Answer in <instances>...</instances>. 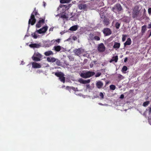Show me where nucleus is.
<instances>
[{"mask_svg": "<svg viewBox=\"0 0 151 151\" xmlns=\"http://www.w3.org/2000/svg\"><path fill=\"white\" fill-rule=\"evenodd\" d=\"M53 28L51 27L49 31H52L53 30Z\"/></svg>", "mask_w": 151, "mask_h": 151, "instance_id": "obj_52", "label": "nucleus"}, {"mask_svg": "<svg viewBox=\"0 0 151 151\" xmlns=\"http://www.w3.org/2000/svg\"><path fill=\"white\" fill-rule=\"evenodd\" d=\"M44 55L46 56H49L50 55H52L53 54V53L51 51H48L45 52L44 53Z\"/></svg>", "mask_w": 151, "mask_h": 151, "instance_id": "obj_19", "label": "nucleus"}, {"mask_svg": "<svg viewBox=\"0 0 151 151\" xmlns=\"http://www.w3.org/2000/svg\"><path fill=\"white\" fill-rule=\"evenodd\" d=\"M139 8L137 7H135L133 9L132 12V17L133 18H137L139 14Z\"/></svg>", "mask_w": 151, "mask_h": 151, "instance_id": "obj_4", "label": "nucleus"}, {"mask_svg": "<svg viewBox=\"0 0 151 151\" xmlns=\"http://www.w3.org/2000/svg\"><path fill=\"white\" fill-rule=\"evenodd\" d=\"M55 41L56 42H57L58 43H59L60 42V39H57L56 40H55Z\"/></svg>", "mask_w": 151, "mask_h": 151, "instance_id": "obj_48", "label": "nucleus"}, {"mask_svg": "<svg viewBox=\"0 0 151 151\" xmlns=\"http://www.w3.org/2000/svg\"><path fill=\"white\" fill-rule=\"evenodd\" d=\"M124 98V95L123 94H121L120 97V98L122 99Z\"/></svg>", "mask_w": 151, "mask_h": 151, "instance_id": "obj_47", "label": "nucleus"}, {"mask_svg": "<svg viewBox=\"0 0 151 151\" xmlns=\"http://www.w3.org/2000/svg\"><path fill=\"white\" fill-rule=\"evenodd\" d=\"M36 21V20L35 18V15L32 13L31 14L30 19L29 20L28 23L29 24H30L32 25H33L35 24Z\"/></svg>", "mask_w": 151, "mask_h": 151, "instance_id": "obj_7", "label": "nucleus"}, {"mask_svg": "<svg viewBox=\"0 0 151 151\" xmlns=\"http://www.w3.org/2000/svg\"><path fill=\"white\" fill-rule=\"evenodd\" d=\"M148 109L147 111H148L149 114H150L151 113V107H149L148 108Z\"/></svg>", "mask_w": 151, "mask_h": 151, "instance_id": "obj_43", "label": "nucleus"}, {"mask_svg": "<svg viewBox=\"0 0 151 151\" xmlns=\"http://www.w3.org/2000/svg\"><path fill=\"white\" fill-rule=\"evenodd\" d=\"M78 7L80 10H85L87 8V5L85 3L84 1H80Z\"/></svg>", "mask_w": 151, "mask_h": 151, "instance_id": "obj_3", "label": "nucleus"}, {"mask_svg": "<svg viewBox=\"0 0 151 151\" xmlns=\"http://www.w3.org/2000/svg\"><path fill=\"white\" fill-rule=\"evenodd\" d=\"M66 89L67 90H68L70 91L71 90H72L74 91H76V90H77V88H74L73 87H71V86H67L66 87Z\"/></svg>", "mask_w": 151, "mask_h": 151, "instance_id": "obj_22", "label": "nucleus"}, {"mask_svg": "<svg viewBox=\"0 0 151 151\" xmlns=\"http://www.w3.org/2000/svg\"><path fill=\"white\" fill-rule=\"evenodd\" d=\"M78 81L81 84H85L90 83V79L88 80H84L82 78H80L78 80Z\"/></svg>", "mask_w": 151, "mask_h": 151, "instance_id": "obj_12", "label": "nucleus"}, {"mask_svg": "<svg viewBox=\"0 0 151 151\" xmlns=\"http://www.w3.org/2000/svg\"><path fill=\"white\" fill-rule=\"evenodd\" d=\"M48 28L47 26H44L39 30H37L36 32H37V33L39 34L45 33L47 30Z\"/></svg>", "mask_w": 151, "mask_h": 151, "instance_id": "obj_8", "label": "nucleus"}, {"mask_svg": "<svg viewBox=\"0 0 151 151\" xmlns=\"http://www.w3.org/2000/svg\"><path fill=\"white\" fill-rule=\"evenodd\" d=\"M146 25H144V26H142V29H141V32L142 33H144L145 32V31L146 30Z\"/></svg>", "mask_w": 151, "mask_h": 151, "instance_id": "obj_27", "label": "nucleus"}, {"mask_svg": "<svg viewBox=\"0 0 151 151\" xmlns=\"http://www.w3.org/2000/svg\"><path fill=\"white\" fill-rule=\"evenodd\" d=\"M32 67L34 68H40L41 67V65L38 63L36 62H32Z\"/></svg>", "mask_w": 151, "mask_h": 151, "instance_id": "obj_13", "label": "nucleus"}, {"mask_svg": "<svg viewBox=\"0 0 151 151\" xmlns=\"http://www.w3.org/2000/svg\"><path fill=\"white\" fill-rule=\"evenodd\" d=\"M121 87V86H120L119 87V88H120Z\"/></svg>", "mask_w": 151, "mask_h": 151, "instance_id": "obj_57", "label": "nucleus"}, {"mask_svg": "<svg viewBox=\"0 0 151 151\" xmlns=\"http://www.w3.org/2000/svg\"><path fill=\"white\" fill-rule=\"evenodd\" d=\"M93 64H92V65L91 64H90V67L91 68H92L93 67Z\"/></svg>", "mask_w": 151, "mask_h": 151, "instance_id": "obj_53", "label": "nucleus"}, {"mask_svg": "<svg viewBox=\"0 0 151 151\" xmlns=\"http://www.w3.org/2000/svg\"><path fill=\"white\" fill-rule=\"evenodd\" d=\"M117 78L121 80L123 78V76L122 75L119 74H118L117 76Z\"/></svg>", "mask_w": 151, "mask_h": 151, "instance_id": "obj_40", "label": "nucleus"}, {"mask_svg": "<svg viewBox=\"0 0 151 151\" xmlns=\"http://www.w3.org/2000/svg\"><path fill=\"white\" fill-rule=\"evenodd\" d=\"M150 101H147L143 103V105L144 107H146L148 106L149 104Z\"/></svg>", "mask_w": 151, "mask_h": 151, "instance_id": "obj_31", "label": "nucleus"}, {"mask_svg": "<svg viewBox=\"0 0 151 151\" xmlns=\"http://www.w3.org/2000/svg\"><path fill=\"white\" fill-rule=\"evenodd\" d=\"M65 87V86H62V88H63V87Z\"/></svg>", "mask_w": 151, "mask_h": 151, "instance_id": "obj_56", "label": "nucleus"}, {"mask_svg": "<svg viewBox=\"0 0 151 151\" xmlns=\"http://www.w3.org/2000/svg\"><path fill=\"white\" fill-rule=\"evenodd\" d=\"M148 12L149 14H151V8H150L148 9Z\"/></svg>", "mask_w": 151, "mask_h": 151, "instance_id": "obj_45", "label": "nucleus"}, {"mask_svg": "<svg viewBox=\"0 0 151 151\" xmlns=\"http://www.w3.org/2000/svg\"><path fill=\"white\" fill-rule=\"evenodd\" d=\"M32 60L35 61H40L41 60V59H40V58H38L37 57H36L33 56L32 57Z\"/></svg>", "mask_w": 151, "mask_h": 151, "instance_id": "obj_26", "label": "nucleus"}, {"mask_svg": "<svg viewBox=\"0 0 151 151\" xmlns=\"http://www.w3.org/2000/svg\"><path fill=\"white\" fill-rule=\"evenodd\" d=\"M47 60L49 62L54 63L56 61V59L54 57H47Z\"/></svg>", "mask_w": 151, "mask_h": 151, "instance_id": "obj_14", "label": "nucleus"}, {"mask_svg": "<svg viewBox=\"0 0 151 151\" xmlns=\"http://www.w3.org/2000/svg\"><path fill=\"white\" fill-rule=\"evenodd\" d=\"M94 36V35L93 34L90 33L89 35V40H90L92 41L93 40Z\"/></svg>", "mask_w": 151, "mask_h": 151, "instance_id": "obj_28", "label": "nucleus"}, {"mask_svg": "<svg viewBox=\"0 0 151 151\" xmlns=\"http://www.w3.org/2000/svg\"><path fill=\"white\" fill-rule=\"evenodd\" d=\"M86 88L87 89L91 90L93 88V86H86Z\"/></svg>", "mask_w": 151, "mask_h": 151, "instance_id": "obj_34", "label": "nucleus"}, {"mask_svg": "<svg viewBox=\"0 0 151 151\" xmlns=\"http://www.w3.org/2000/svg\"><path fill=\"white\" fill-rule=\"evenodd\" d=\"M97 49L100 52H103L105 51V47L103 43H101L98 45Z\"/></svg>", "mask_w": 151, "mask_h": 151, "instance_id": "obj_9", "label": "nucleus"}, {"mask_svg": "<svg viewBox=\"0 0 151 151\" xmlns=\"http://www.w3.org/2000/svg\"><path fill=\"white\" fill-rule=\"evenodd\" d=\"M72 39L74 40H77V38L76 36H74L72 37Z\"/></svg>", "mask_w": 151, "mask_h": 151, "instance_id": "obj_46", "label": "nucleus"}, {"mask_svg": "<svg viewBox=\"0 0 151 151\" xmlns=\"http://www.w3.org/2000/svg\"><path fill=\"white\" fill-rule=\"evenodd\" d=\"M43 6L45 7L46 5V3L44 1H43Z\"/></svg>", "mask_w": 151, "mask_h": 151, "instance_id": "obj_51", "label": "nucleus"}, {"mask_svg": "<svg viewBox=\"0 0 151 151\" xmlns=\"http://www.w3.org/2000/svg\"><path fill=\"white\" fill-rule=\"evenodd\" d=\"M127 70V68L126 66H123L122 68V71H125Z\"/></svg>", "mask_w": 151, "mask_h": 151, "instance_id": "obj_37", "label": "nucleus"}, {"mask_svg": "<svg viewBox=\"0 0 151 151\" xmlns=\"http://www.w3.org/2000/svg\"><path fill=\"white\" fill-rule=\"evenodd\" d=\"M118 60V56L117 55H116L115 56H114L112 57V59H111L109 62L110 63H112L113 61H114L115 63H116L117 62Z\"/></svg>", "mask_w": 151, "mask_h": 151, "instance_id": "obj_16", "label": "nucleus"}, {"mask_svg": "<svg viewBox=\"0 0 151 151\" xmlns=\"http://www.w3.org/2000/svg\"><path fill=\"white\" fill-rule=\"evenodd\" d=\"M56 64L58 66H60L61 65V63L60 60H59L58 59H56Z\"/></svg>", "mask_w": 151, "mask_h": 151, "instance_id": "obj_32", "label": "nucleus"}, {"mask_svg": "<svg viewBox=\"0 0 151 151\" xmlns=\"http://www.w3.org/2000/svg\"><path fill=\"white\" fill-rule=\"evenodd\" d=\"M33 56L37 57L38 58L41 59L42 57V55L38 52L35 53Z\"/></svg>", "mask_w": 151, "mask_h": 151, "instance_id": "obj_24", "label": "nucleus"}, {"mask_svg": "<svg viewBox=\"0 0 151 151\" xmlns=\"http://www.w3.org/2000/svg\"><path fill=\"white\" fill-rule=\"evenodd\" d=\"M122 10V7L119 4H116L112 8V10L114 12L116 11L119 12Z\"/></svg>", "mask_w": 151, "mask_h": 151, "instance_id": "obj_5", "label": "nucleus"}, {"mask_svg": "<svg viewBox=\"0 0 151 151\" xmlns=\"http://www.w3.org/2000/svg\"><path fill=\"white\" fill-rule=\"evenodd\" d=\"M71 0H60V2L61 3H69Z\"/></svg>", "mask_w": 151, "mask_h": 151, "instance_id": "obj_29", "label": "nucleus"}, {"mask_svg": "<svg viewBox=\"0 0 151 151\" xmlns=\"http://www.w3.org/2000/svg\"><path fill=\"white\" fill-rule=\"evenodd\" d=\"M84 50L81 47L75 49L73 52L75 55L79 56L84 52Z\"/></svg>", "mask_w": 151, "mask_h": 151, "instance_id": "obj_6", "label": "nucleus"}, {"mask_svg": "<svg viewBox=\"0 0 151 151\" xmlns=\"http://www.w3.org/2000/svg\"><path fill=\"white\" fill-rule=\"evenodd\" d=\"M36 32H36V31L33 33H32L31 34L32 36L34 38V39H37V38L38 35L36 34Z\"/></svg>", "mask_w": 151, "mask_h": 151, "instance_id": "obj_30", "label": "nucleus"}, {"mask_svg": "<svg viewBox=\"0 0 151 151\" xmlns=\"http://www.w3.org/2000/svg\"><path fill=\"white\" fill-rule=\"evenodd\" d=\"M127 59H128V58H127V57L125 58L124 59V62H126L127 61Z\"/></svg>", "mask_w": 151, "mask_h": 151, "instance_id": "obj_50", "label": "nucleus"}, {"mask_svg": "<svg viewBox=\"0 0 151 151\" xmlns=\"http://www.w3.org/2000/svg\"><path fill=\"white\" fill-rule=\"evenodd\" d=\"M103 21L104 25L105 26H107L110 24L109 19L105 17Z\"/></svg>", "mask_w": 151, "mask_h": 151, "instance_id": "obj_15", "label": "nucleus"}, {"mask_svg": "<svg viewBox=\"0 0 151 151\" xmlns=\"http://www.w3.org/2000/svg\"><path fill=\"white\" fill-rule=\"evenodd\" d=\"M35 15L36 17H39L40 15L37 12L36 10V8H35L34 9V10L32 12Z\"/></svg>", "mask_w": 151, "mask_h": 151, "instance_id": "obj_25", "label": "nucleus"}, {"mask_svg": "<svg viewBox=\"0 0 151 151\" xmlns=\"http://www.w3.org/2000/svg\"><path fill=\"white\" fill-rule=\"evenodd\" d=\"M55 75L59 78V79L62 82L64 83L65 81V78L64 77V75L63 73L59 72L55 73Z\"/></svg>", "mask_w": 151, "mask_h": 151, "instance_id": "obj_2", "label": "nucleus"}, {"mask_svg": "<svg viewBox=\"0 0 151 151\" xmlns=\"http://www.w3.org/2000/svg\"><path fill=\"white\" fill-rule=\"evenodd\" d=\"M45 18H40V20L38 21L36 24V27L38 28H40L42 24H43L45 22Z\"/></svg>", "mask_w": 151, "mask_h": 151, "instance_id": "obj_10", "label": "nucleus"}, {"mask_svg": "<svg viewBox=\"0 0 151 151\" xmlns=\"http://www.w3.org/2000/svg\"><path fill=\"white\" fill-rule=\"evenodd\" d=\"M120 24L119 22H117L116 23L115 27L117 29H119L120 27Z\"/></svg>", "mask_w": 151, "mask_h": 151, "instance_id": "obj_33", "label": "nucleus"}, {"mask_svg": "<svg viewBox=\"0 0 151 151\" xmlns=\"http://www.w3.org/2000/svg\"><path fill=\"white\" fill-rule=\"evenodd\" d=\"M94 63H95L96 62V61H94Z\"/></svg>", "mask_w": 151, "mask_h": 151, "instance_id": "obj_55", "label": "nucleus"}, {"mask_svg": "<svg viewBox=\"0 0 151 151\" xmlns=\"http://www.w3.org/2000/svg\"><path fill=\"white\" fill-rule=\"evenodd\" d=\"M61 17L65 19H67L68 18L67 16L65 14H63L62 15Z\"/></svg>", "mask_w": 151, "mask_h": 151, "instance_id": "obj_44", "label": "nucleus"}, {"mask_svg": "<svg viewBox=\"0 0 151 151\" xmlns=\"http://www.w3.org/2000/svg\"><path fill=\"white\" fill-rule=\"evenodd\" d=\"M95 74V73L94 72L88 71L87 72L82 73L81 74V76L84 78H87L90 77Z\"/></svg>", "mask_w": 151, "mask_h": 151, "instance_id": "obj_1", "label": "nucleus"}, {"mask_svg": "<svg viewBox=\"0 0 151 151\" xmlns=\"http://www.w3.org/2000/svg\"><path fill=\"white\" fill-rule=\"evenodd\" d=\"M99 96L101 97V99H102L104 98V95L102 92H100L99 94Z\"/></svg>", "mask_w": 151, "mask_h": 151, "instance_id": "obj_38", "label": "nucleus"}, {"mask_svg": "<svg viewBox=\"0 0 151 151\" xmlns=\"http://www.w3.org/2000/svg\"><path fill=\"white\" fill-rule=\"evenodd\" d=\"M99 105H102V104L101 103H99Z\"/></svg>", "mask_w": 151, "mask_h": 151, "instance_id": "obj_54", "label": "nucleus"}, {"mask_svg": "<svg viewBox=\"0 0 151 151\" xmlns=\"http://www.w3.org/2000/svg\"><path fill=\"white\" fill-rule=\"evenodd\" d=\"M29 46L32 48H38L39 47L40 45L38 44L35 43L31 44L29 45Z\"/></svg>", "mask_w": 151, "mask_h": 151, "instance_id": "obj_21", "label": "nucleus"}, {"mask_svg": "<svg viewBox=\"0 0 151 151\" xmlns=\"http://www.w3.org/2000/svg\"><path fill=\"white\" fill-rule=\"evenodd\" d=\"M95 40L96 41H99L100 40V38L98 36H95L93 38V40Z\"/></svg>", "mask_w": 151, "mask_h": 151, "instance_id": "obj_36", "label": "nucleus"}, {"mask_svg": "<svg viewBox=\"0 0 151 151\" xmlns=\"http://www.w3.org/2000/svg\"><path fill=\"white\" fill-rule=\"evenodd\" d=\"M97 88H100L102 87L103 86H97Z\"/></svg>", "mask_w": 151, "mask_h": 151, "instance_id": "obj_49", "label": "nucleus"}, {"mask_svg": "<svg viewBox=\"0 0 151 151\" xmlns=\"http://www.w3.org/2000/svg\"><path fill=\"white\" fill-rule=\"evenodd\" d=\"M127 37V35H122V42H124L126 39V37Z\"/></svg>", "mask_w": 151, "mask_h": 151, "instance_id": "obj_35", "label": "nucleus"}, {"mask_svg": "<svg viewBox=\"0 0 151 151\" xmlns=\"http://www.w3.org/2000/svg\"><path fill=\"white\" fill-rule=\"evenodd\" d=\"M104 34L106 36L110 35L111 34V31L109 28H106L104 29L103 31Z\"/></svg>", "mask_w": 151, "mask_h": 151, "instance_id": "obj_11", "label": "nucleus"}, {"mask_svg": "<svg viewBox=\"0 0 151 151\" xmlns=\"http://www.w3.org/2000/svg\"><path fill=\"white\" fill-rule=\"evenodd\" d=\"M131 43V40L130 38H129L127 39V41L124 43V46L126 45H130Z\"/></svg>", "mask_w": 151, "mask_h": 151, "instance_id": "obj_17", "label": "nucleus"}, {"mask_svg": "<svg viewBox=\"0 0 151 151\" xmlns=\"http://www.w3.org/2000/svg\"><path fill=\"white\" fill-rule=\"evenodd\" d=\"M120 43L115 42H114L113 46V48L117 49L120 47Z\"/></svg>", "mask_w": 151, "mask_h": 151, "instance_id": "obj_20", "label": "nucleus"}, {"mask_svg": "<svg viewBox=\"0 0 151 151\" xmlns=\"http://www.w3.org/2000/svg\"><path fill=\"white\" fill-rule=\"evenodd\" d=\"M110 89L112 90H114L116 88L115 86H110Z\"/></svg>", "mask_w": 151, "mask_h": 151, "instance_id": "obj_41", "label": "nucleus"}, {"mask_svg": "<svg viewBox=\"0 0 151 151\" xmlns=\"http://www.w3.org/2000/svg\"><path fill=\"white\" fill-rule=\"evenodd\" d=\"M103 83L101 81H98L96 84V85H103Z\"/></svg>", "mask_w": 151, "mask_h": 151, "instance_id": "obj_42", "label": "nucleus"}, {"mask_svg": "<svg viewBox=\"0 0 151 151\" xmlns=\"http://www.w3.org/2000/svg\"><path fill=\"white\" fill-rule=\"evenodd\" d=\"M78 25H75L71 27L69 29V30L73 31H75L78 29Z\"/></svg>", "mask_w": 151, "mask_h": 151, "instance_id": "obj_18", "label": "nucleus"}, {"mask_svg": "<svg viewBox=\"0 0 151 151\" xmlns=\"http://www.w3.org/2000/svg\"><path fill=\"white\" fill-rule=\"evenodd\" d=\"M101 72H97L95 75V77H99L101 75Z\"/></svg>", "mask_w": 151, "mask_h": 151, "instance_id": "obj_39", "label": "nucleus"}, {"mask_svg": "<svg viewBox=\"0 0 151 151\" xmlns=\"http://www.w3.org/2000/svg\"><path fill=\"white\" fill-rule=\"evenodd\" d=\"M54 50L56 51L59 52L61 49V47L60 45L55 46L54 47Z\"/></svg>", "mask_w": 151, "mask_h": 151, "instance_id": "obj_23", "label": "nucleus"}]
</instances>
